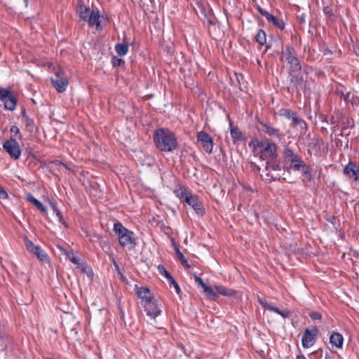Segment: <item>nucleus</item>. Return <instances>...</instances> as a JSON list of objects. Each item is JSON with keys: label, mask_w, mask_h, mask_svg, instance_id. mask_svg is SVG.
Here are the masks:
<instances>
[{"label": "nucleus", "mask_w": 359, "mask_h": 359, "mask_svg": "<svg viewBox=\"0 0 359 359\" xmlns=\"http://www.w3.org/2000/svg\"><path fill=\"white\" fill-rule=\"evenodd\" d=\"M215 288L217 293L223 296H231L234 293L233 290H228L227 288L222 286H216Z\"/></svg>", "instance_id": "2f4dec72"}, {"label": "nucleus", "mask_w": 359, "mask_h": 359, "mask_svg": "<svg viewBox=\"0 0 359 359\" xmlns=\"http://www.w3.org/2000/svg\"><path fill=\"white\" fill-rule=\"evenodd\" d=\"M283 157L287 162L290 163V168L295 171L302 170L304 175H308L310 181L312 180L313 177L310 168L299 155L294 153L290 148L285 147L283 151Z\"/></svg>", "instance_id": "f03ea898"}, {"label": "nucleus", "mask_w": 359, "mask_h": 359, "mask_svg": "<svg viewBox=\"0 0 359 359\" xmlns=\"http://www.w3.org/2000/svg\"><path fill=\"white\" fill-rule=\"evenodd\" d=\"M27 249L29 252L34 254L36 257L41 262H48V256L39 246L34 245L31 241H28L26 243Z\"/></svg>", "instance_id": "4468645a"}, {"label": "nucleus", "mask_w": 359, "mask_h": 359, "mask_svg": "<svg viewBox=\"0 0 359 359\" xmlns=\"http://www.w3.org/2000/svg\"><path fill=\"white\" fill-rule=\"evenodd\" d=\"M231 135L234 140H241L242 138V133L236 128H231Z\"/></svg>", "instance_id": "72a5a7b5"}, {"label": "nucleus", "mask_w": 359, "mask_h": 359, "mask_svg": "<svg viewBox=\"0 0 359 359\" xmlns=\"http://www.w3.org/2000/svg\"><path fill=\"white\" fill-rule=\"evenodd\" d=\"M203 289V292L205 293L207 298L210 300H215L217 297L216 293L213 291L211 287L208 286V285H204L203 287H202Z\"/></svg>", "instance_id": "c85d7f7f"}, {"label": "nucleus", "mask_w": 359, "mask_h": 359, "mask_svg": "<svg viewBox=\"0 0 359 359\" xmlns=\"http://www.w3.org/2000/svg\"><path fill=\"white\" fill-rule=\"evenodd\" d=\"M113 65L115 67H120L123 65L124 61L121 58L114 57L112 60Z\"/></svg>", "instance_id": "e433bc0d"}, {"label": "nucleus", "mask_w": 359, "mask_h": 359, "mask_svg": "<svg viewBox=\"0 0 359 359\" xmlns=\"http://www.w3.org/2000/svg\"><path fill=\"white\" fill-rule=\"evenodd\" d=\"M115 50L120 56H123L128 52V46L126 43H117L115 46Z\"/></svg>", "instance_id": "cd10ccee"}, {"label": "nucleus", "mask_w": 359, "mask_h": 359, "mask_svg": "<svg viewBox=\"0 0 359 359\" xmlns=\"http://www.w3.org/2000/svg\"><path fill=\"white\" fill-rule=\"evenodd\" d=\"M143 306L147 315L152 318H155L161 314V311L158 306L157 302L154 299L144 302Z\"/></svg>", "instance_id": "ddd939ff"}, {"label": "nucleus", "mask_w": 359, "mask_h": 359, "mask_svg": "<svg viewBox=\"0 0 359 359\" xmlns=\"http://www.w3.org/2000/svg\"><path fill=\"white\" fill-rule=\"evenodd\" d=\"M29 123H30V120H29V119H27V125H29Z\"/></svg>", "instance_id": "8fccbe9b"}, {"label": "nucleus", "mask_w": 359, "mask_h": 359, "mask_svg": "<svg viewBox=\"0 0 359 359\" xmlns=\"http://www.w3.org/2000/svg\"><path fill=\"white\" fill-rule=\"evenodd\" d=\"M324 12L327 15L331 16L332 15L331 9L328 6L324 8Z\"/></svg>", "instance_id": "a18cd8bd"}, {"label": "nucleus", "mask_w": 359, "mask_h": 359, "mask_svg": "<svg viewBox=\"0 0 359 359\" xmlns=\"http://www.w3.org/2000/svg\"><path fill=\"white\" fill-rule=\"evenodd\" d=\"M273 312H275V313H276L279 314V313H280L281 311H280L278 308H277V307H276V306H275V308H274V309H273Z\"/></svg>", "instance_id": "49530a36"}, {"label": "nucleus", "mask_w": 359, "mask_h": 359, "mask_svg": "<svg viewBox=\"0 0 359 359\" xmlns=\"http://www.w3.org/2000/svg\"><path fill=\"white\" fill-rule=\"evenodd\" d=\"M262 131L269 136L279 138L280 137V130L279 128H274L267 123H261Z\"/></svg>", "instance_id": "a211bd4d"}, {"label": "nucleus", "mask_w": 359, "mask_h": 359, "mask_svg": "<svg viewBox=\"0 0 359 359\" xmlns=\"http://www.w3.org/2000/svg\"><path fill=\"white\" fill-rule=\"evenodd\" d=\"M175 194L181 202L191 206L198 215H203L205 213V210L198 197L185 188L180 187L175 191Z\"/></svg>", "instance_id": "20e7f679"}, {"label": "nucleus", "mask_w": 359, "mask_h": 359, "mask_svg": "<svg viewBox=\"0 0 359 359\" xmlns=\"http://www.w3.org/2000/svg\"><path fill=\"white\" fill-rule=\"evenodd\" d=\"M330 343L337 348H341L344 343L343 336L337 332H334L330 337Z\"/></svg>", "instance_id": "6ab92c4d"}, {"label": "nucleus", "mask_w": 359, "mask_h": 359, "mask_svg": "<svg viewBox=\"0 0 359 359\" xmlns=\"http://www.w3.org/2000/svg\"><path fill=\"white\" fill-rule=\"evenodd\" d=\"M295 111L286 109V108H282L278 111V114L280 116H284L288 120H290V118L292 117V116L294 115Z\"/></svg>", "instance_id": "c756f323"}, {"label": "nucleus", "mask_w": 359, "mask_h": 359, "mask_svg": "<svg viewBox=\"0 0 359 359\" xmlns=\"http://www.w3.org/2000/svg\"><path fill=\"white\" fill-rule=\"evenodd\" d=\"M175 253L178 259L181 262V264L186 269H189L191 266L189 264L187 259L185 258L182 252L180 250L177 246L175 247Z\"/></svg>", "instance_id": "bb28decb"}, {"label": "nucleus", "mask_w": 359, "mask_h": 359, "mask_svg": "<svg viewBox=\"0 0 359 359\" xmlns=\"http://www.w3.org/2000/svg\"><path fill=\"white\" fill-rule=\"evenodd\" d=\"M296 72H289L290 76V85L292 88H294L297 91L304 88V81L302 76L295 75Z\"/></svg>", "instance_id": "2eb2a0df"}, {"label": "nucleus", "mask_w": 359, "mask_h": 359, "mask_svg": "<svg viewBox=\"0 0 359 359\" xmlns=\"http://www.w3.org/2000/svg\"><path fill=\"white\" fill-rule=\"evenodd\" d=\"M169 282H170V285L172 286L175 288L176 292L177 294H179L181 292V290H180V287L179 285L175 281V280L173 278H172V279H170L169 280Z\"/></svg>", "instance_id": "c9c22d12"}, {"label": "nucleus", "mask_w": 359, "mask_h": 359, "mask_svg": "<svg viewBox=\"0 0 359 359\" xmlns=\"http://www.w3.org/2000/svg\"><path fill=\"white\" fill-rule=\"evenodd\" d=\"M194 10L198 17L203 20H205L208 18V13H209L208 8L205 7L202 3L196 2Z\"/></svg>", "instance_id": "4be33fe9"}, {"label": "nucleus", "mask_w": 359, "mask_h": 359, "mask_svg": "<svg viewBox=\"0 0 359 359\" xmlns=\"http://www.w3.org/2000/svg\"><path fill=\"white\" fill-rule=\"evenodd\" d=\"M158 272L163 276L168 281L172 279V276L171 274L165 269V266L163 265L158 266Z\"/></svg>", "instance_id": "473e14b6"}, {"label": "nucleus", "mask_w": 359, "mask_h": 359, "mask_svg": "<svg viewBox=\"0 0 359 359\" xmlns=\"http://www.w3.org/2000/svg\"><path fill=\"white\" fill-rule=\"evenodd\" d=\"M136 294L139 298L147 302L152 299V294L150 290L147 287H140L137 289Z\"/></svg>", "instance_id": "aec40b11"}, {"label": "nucleus", "mask_w": 359, "mask_h": 359, "mask_svg": "<svg viewBox=\"0 0 359 359\" xmlns=\"http://www.w3.org/2000/svg\"><path fill=\"white\" fill-rule=\"evenodd\" d=\"M198 142L201 143L204 150L210 154L213 149V140L212 137L204 131H200L197 134Z\"/></svg>", "instance_id": "f8f14e48"}, {"label": "nucleus", "mask_w": 359, "mask_h": 359, "mask_svg": "<svg viewBox=\"0 0 359 359\" xmlns=\"http://www.w3.org/2000/svg\"><path fill=\"white\" fill-rule=\"evenodd\" d=\"M194 279H195V281H196L198 285H200L201 287H203V286H204V285H206V284L203 282V279H202L201 278L198 277V276H196V275H194Z\"/></svg>", "instance_id": "a19ab883"}, {"label": "nucleus", "mask_w": 359, "mask_h": 359, "mask_svg": "<svg viewBox=\"0 0 359 359\" xmlns=\"http://www.w3.org/2000/svg\"><path fill=\"white\" fill-rule=\"evenodd\" d=\"M10 131L12 133L18 134L19 133V128L16 126H12Z\"/></svg>", "instance_id": "c03bdc74"}, {"label": "nucleus", "mask_w": 359, "mask_h": 359, "mask_svg": "<svg viewBox=\"0 0 359 359\" xmlns=\"http://www.w3.org/2000/svg\"><path fill=\"white\" fill-rule=\"evenodd\" d=\"M0 100L7 110L13 111L16 108L17 99L9 90L0 88Z\"/></svg>", "instance_id": "0eeeda50"}, {"label": "nucleus", "mask_w": 359, "mask_h": 359, "mask_svg": "<svg viewBox=\"0 0 359 359\" xmlns=\"http://www.w3.org/2000/svg\"><path fill=\"white\" fill-rule=\"evenodd\" d=\"M113 231L118 237L120 245L130 250L136 245L134 233L126 228L120 222L114 224Z\"/></svg>", "instance_id": "7ed1b4c3"}, {"label": "nucleus", "mask_w": 359, "mask_h": 359, "mask_svg": "<svg viewBox=\"0 0 359 359\" xmlns=\"http://www.w3.org/2000/svg\"><path fill=\"white\" fill-rule=\"evenodd\" d=\"M253 144L254 152L260 154V158L267 160L269 158H274L277 156V145L275 143L268 140L257 141L256 143L251 142L249 146Z\"/></svg>", "instance_id": "39448f33"}, {"label": "nucleus", "mask_w": 359, "mask_h": 359, "mask_svg": "<svg viewBox=\"0 0 359 359\" xmlns=\"http://www.w3.org/2000/svg\"><path fill=\"white\" fill-rule=\"evenodd\" d=\"M76 11L80 17V18L84 21L87 20L88 16L90 15V13L92 12L89 8L86 7L83 3L79 2Z\"/></svg>", "instance_id": "412c9836"}, {"label": "nucleus", "mask_w": 359, "mask_h": 359, "mask_svg": "<svg viewBox=\"0 0 359 359\" xmlns=\"http://www.w3.org/2000/svg\"><path fill=\"white\" fill-rule=\"evenodd\" d=\"M156 147L161 151L170 152L177 147V141L173 133L166 128L156 130L154 135Z\"/></svg>", "instance_id": "f257e3e1"}, {"label": "nucleus", "mask_w": 359, "mask_h": 359, "mask_svg": "<svg viewBox=\"0 0 359 359\" xmlns=\"http://www.w3.org/2000/svg\"><path fill=\"white\" fill-rule=\"evenodd\" d=\"M325 359H331V357L329 354L325 355Z\"/></svg>", "instance_id": "09e8293b"}, {"label": "nucleus", "mask_w": 359, "mask_h": 359, "mask_svg": "<svg viewBox=\"0 0 359 359\" xmlns=\"http://www.w3.org/2000/svg\"><path fill=\"white\" fill-rule=\"evenodd\" d=\"M256 8L259 11V14L264 16V18L269 13L266 10L262 8L259 5H257Z\"/></svg>", "instance_id": "ea45409f"}, {"label": "nucleus", "mask_w": 359, "mask_h": 359, "mask_svg": "<svg viewBox=\"0 0 359 359\" xmlns=\"http://www.w3.org/2000/svg\"><path fill=\"white\" fill-rule=\"evenodd\" d=\"M3 149L15 160L18 159L21 155L19 143L15 139L6 140L3 144Z\"/></svg>", "instance_id": "1a4fd4ad"}, {"label": "nucleus", "mask_w": 359, "mask_h": 359, "mask_svg": "<svg viewBox=\"0 0 359 359\" xmlns=\"http://www.w3.org/2000/svg\"><path fill=\"white\" fill-rule=\"evenodd\" d=\"M266 20L268 22L272 24L276 27L280 29V30H283L285 29V22L283 19L279 18L270 13L265 16Z\"/></svg>", "instance_id": "f3484780"}, {"label": "nucleus", "mask_w": 359, "mask_h": 359, "mask_svg": "<svg viewBox=\"0 0 359 359\" xmlns=\"http://www.w3.org/2000/svg\"><path fill=\"white\" fill-rule=\"evenodd\" d=\"M69 258L72 263H74L75 264H79V259L78 257H76V256H74L73 254H72V257L69 256Z\"/></svg>", "instance_id": "79ce46f5"}, {"label": "nucleus", "mask_w": 359, "mask_h": 359, "mask_svg": "<svg viewBox=\"0 0 359 359\" xmlns=\"http://www.w3.org/2000/svg\"><path fill=\"white\" fill-rule=\"evenodd\" d=\"M292 123L291 126L292 127L299 126L301 133L304 134L307 129V124L301 117L297 115V113H294V115L290 118Z\"/></svg>", "instance_id": "dca6fc26"}, {"label": "nucleus", "mask_w": 359, "mask_h": 359, "mask_svg": "<svg viewBox=\"0 0 359 359\" xmlns=\"http://www.w3.org/2000/svg\"><path fill=\"white\" fill-rule=\"evenodd\" d=\"M297 359H306V357L303 355H298L297 356Z\"/></svg>", "instance_id": "de8ad7c7"}, {"label": "nucleus", "mask_w": 359, "mask_h": 359, "mask_svg": "<svg viewBox=\"0 0 359 359\" xmlns=\"http://www.w3.org/2000/svg\"><path fill=\"white\" fill-rule=\"evenodd\" d=\"M8 194L6 191L0 185V198L7 199Z\"/></svg>", "instance_id": "58836bf2"}, {"label": "nucleus", "mask_w": 359, "mask_h": 359, "mask_svg": "<svg viewBox=\"0 0 359 359\" xmlns=\"http://www.w3.org/2000/svg\"><path fill=\"white\" fill-rule=\"evenodd\" d=\"M318 332L316 327H313L311 330L308 328L305 330L302 338V346L304 348H310L315 344Z\"/></svg>", "instance_id": "9d476101"}, {"label": "nucleus", "mask_w": 359, "mask_h": 359, "mask_svg": "<svg viewBox=\"0 0 359 359\" xmlns=\"http://www.w3.org/2000/svg\"><path fill=\"white\" fill-rule=\"evenodd\" d=\"M51 82L58 93H63L66 90L68 86V79L65 73L61 70H57L51 78Z\"/></svg>", "instance_id": "6e6552de"}, {"label": "nucleus", "mask_w": 359, "mask_h": 359, "mask_svg": "<svg viewBox=\"0 0 359 359\" xmlns=\"http://www.w3.org/2000/svg\"><path fill=\"white\" fill-rule=\"evenodd\" d=\"M27 200L34 205L41 212L46 213L47 211V208L36 198L34 197L33 195L29 194L27 196Z\"/></svg>", "instance_id": "393cba45"}, {"label": "nucleus", "mask_w": 359, "mask_h": 359, "mask_svg": "<svg viewBox=\"0 0 359 359\" xmlns=\"http://www.w3.org/2000/svg\"><path fill=\"white\" fill-rule=\"evenodd\" d=\"M343 173L350 180L359 181V165L354 161H350L344 166Z\"/></svg>", "instance_id": "9b49d317"}, {"label": "nucleus", "mask_w": 359, "mask_h": 359, "mask_svg": "<svg viewBox=\"0 0 359 359\" xmlns=\"http://www.w3.org/2000/svg\"><path fill=\"white\" fill-rule=\"evenodd\" d=\"M86 21L88 22L90 26L96 25L97 28H98L100 25V15L98 12L92 11Z\"/></svg>", "instance_id": "b1692460"}, {"label": "nucleus", "mask_w": 359, "mask_h": 359, "mask_svg": "<svg viewBox=\"0 0 359 359\" xmlns=\"http://www.w3.org/2000/svg\"><path fill=\"white\" fill-rule=\"evenodd\" d=\"M280 58L290 65V72H298L302 69L301 62L297 57V52L291 46H285Z\"/></svg>", "instance_id": "423d86ee"}, {"label": "nucleus", "mask_w": 359, "mask_h": 359, "mask_svg": "<svg viewBox=\"0 0 359 359\" xmlns=\"http://www.w3.org/2000/svg\"><path fill=\"white\" fill-rule=\"evenodd\" d=\"M283 318H286L290 316V312L289 311H281L280 313H279Z\"/></svg>", "instance_id": "37998d69"}, {"label": "nucleus", "mask_w": 359, "mask_h": 359, "mask_svg": "<svg viewBox=\"0 0 359 359\" xmlns=\"http://www.w3.org/2000/svg\"><path fill=\"white\" fill-rule=\"evenodd\" d=\"M259 302L265 309L273 311L275 306L273 305V304L261 300H259Z\"/></svg>", "instance_id": "f704fd0d"}, {"label": "nucleus", "mask_w": 359, "mask_h": 359, "mask_svg": "<svg viewBox=\"0 0 359 359\" xmlns=\"http://www.w3.org/2000/svg\"><path fill=\"white\" fill-rule=\"evenodd\" d=\"M255 39L256 42H257L261 46L266 45V48L269 49V46L266 45V32L262 29H259L257 32V34L255 36Z\"/></svg>", "instance_id": "5701e85b"}, {"label": "nucleus", "mask_w": 359, "mask_h": 359, "mask_svg": "<svg viewBox=\"0 0 359 359\" xmlns=\"http://www.w3.org/2000/svg\"><path fill=\"white\" fill-rule=\"evenodd\" d=\"M309 316L312 320H320L322 315L318 312H311L309 313Z\"/></svg>", "instance_id": "4c0bfd02"}, {"label": "nucleus", "mask_w": 359, "mask_h": 359, "mask_svg": "<svg viewBox=\"0 0 359 359\" xmlns=\"http://www.w3.org/2000/svg\"><path fill=\"white\" fill-rule=\"evenodd\" d=\"M50 207L52 208L53 212L55 214L57 217L58 218V220L61 223H65L64 218L62 217V212L59 210V209L57 208L55 203L53 201L49 202Z\"/></svg>", "instance_id": "7c9ffc66"}, {"label": "nucleus", "mask_w": 359, "mask_h": 359, "mask_svg": "<svg viewBox=\"0 0 359 359\" xmlns=\"http://www.w3.org/2000/svg\"><path fill=\"white\" fill-rule=\"evenodd\" d=\"M335 94L339 95L346 102H352L351 92H347L346 93H344L343 90L341 88L338 87L335 90Z\"/></svg>", "instance_id": "a878e982"}]
</instances>
